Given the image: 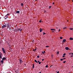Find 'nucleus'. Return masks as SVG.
<instances>
[{
	"label": "nucleus",
	"instance_id": "nucleus-16",
	"mask_svg": "<svg viewBox=\"0 0 73 73\" xmlns=\"http://www.w3.org/2000/svg\"><path fill=\"white\" fill-rule=\"evenodd\" d=\"M35 62H36V63H38V62H37L36 60H35Z\"/></svg>",
	"mask_w": 73,
	"mask_h": 73
},
{
	"label": "nucleus",
	"instance_id": "nucleus-47",
	"mask_svg": "<svg viewBox=\"0 0 73 73\" xmlns=\"http://www.w3.org/2000/svg\"><path fill=\"white\" fill-rule=\"evenodd\" d=\"M60 29H59L58 31L59 32H60Z\"/></svg>",
	"mask_w": 73,
	"mask_h": 73
},
{
	"label": "nucleus",
	"instance_id": "nucleus-9",
	"mask_svg": "<svg viewBox=\"0 0 73 73\" xmlns=\"http://www.w3.org/2000/svg\"><path fill=\"white\" fill-rule=\"evenodd\" d=\"M20 12V11H17L16 12V13H19Z\"/></svg>",
	"mask_w": 73,
	"mask_h": 73
},
{
	"label": "nucleus",
	"instance_id": "nucleus-4",
	"mask_svg": "<svg viewBox=\"0 0 73 73\" xmlns=\"http://www.w3.org/2000/svg\"><path fill=\"white\" fill-rule=\"evenodd\" d=\"M2 60H6V58H5V57H4L2 58Z\"/></svg>",
	"mask_w": 73,
	"mask_h": 73
},
{
	"label": "nucleus",
	"instance_id": "nucleus-27",
	"mask_svg": "<svg viewBox=\"0 0 73 73\" xmlns=\"http://www.w3.org/2000/svg\"><path fill=\"white\" fill-rule=\"evenodd\" d=\"M41 62H39V64H41Z\"/></svg>",
	"mask_w": 73,
	"mask_h": 73
},
{
	"label": "nucleus",
	"instance_id": "nucleus-48",
	"mask_svg": "<svg viewBox=\"0 0 73 73\" xmlns=\"http://www.w3.org/2000/svg\"><path fill=\"white\" fill-rule=\"evenodd\" d=\"M71 57H73V56H71Z\"/></svg>",
	"mask_w": 73,
	"mask_h": 73
},
{
	"label": "nucleus",
	"instance_id": "nucleus-37",
	"mask_svg": "<svg viewBox=\"0 0 73 73\" xmlns=\"http://www.w3.org/2000/svg\"><path fill=\"white\" fill-rule=\"evenodd\" d=\"M52 4H53V5H54V2Z\"/></svg>",
	"mask_w": 73,
	"mask_h": 73
},
{
	"label": "nucleus",
	"instance_id": "nucleus-34",
	"mask_svg": "<svg viewBox=\"0 0 73 73\" xmlns=\"http://www.w3.org/2000/svg\"><path fill=\"white\" fill-rule=\"evenodd\" d=\"M37 58H39V56H37Z\"/></svg>",
	"mask_w": 73,
	"mask_h": 73
},
{
	"label": "nucleus",
	"instance_id": "nucleus-36",
	"mask_svg": "<svg viewBox=\"0 0 73 73\" xmlns=\"http://www.w3.org/2000/svg\"><path fill=\"white\" fill-rule=\"evenodd\" d=\"M42 61H43L44 60V59H42Z\"/></svg>",
	"mask_w": 73,
	"mask_h": 73
},
{
	"label": "nucleus",
	"instance_id": "nucleus-51",
	"mask_svg": "<svg viewBox=\"0 0 73 73\" xmlns=\"http://www.w3.org/2000/svg\"><path fill=\"white\" fill-rule=\"evenodd\" d=\"M39 73H41V72H39Z\"/></svg>",
	"mask_w": 73,
	"mask_h": 73
},
{
	"label": "nucleus",
	"instance_id": "nucleus-12",
	"mask_svg": "<svg viewBox=\"0 0 73 73\" xmlns=\"http://www.w3.org/2000/svg\"><path fill=\"white\" fill-rule=\"evenodd\" d=\"M55 31V29H54V30H52V32H53L54 33Z\"/></svg>",
	"mask_w": 73,
	"mask_h": 73
},
{
	"label": "nucleus",
	"instance_id": "nucleus-3",
	"mask_svg": "<svg viewBox=\"0 0 73 73\" xmlns=\"http://www.w3.org/2000/svg\"><path fill=\"white\" fill-rule=\"evenodd\" d=\"M5 27H7V26L5 25H3L2 26V28H5Z\"/></svg>",
	"mask_w": 73,
	"mask_h": 73
},
{
	"label": "nucleus",
	"instance_id": "nucleus-24",
	"mask_svg": "<svg viewBox=\"0 0 73 73\" xmlns=\"http://www.w3.org/2000/svg\"><path fill=\"white\" fill-rule=\"evenodd\" d=\"M43 35H45V34H46V33H44V32H43Z\"/></svg>",
	"mask_w": 73,
	"mask_h": 73
},
{
	"label": "nucleus",
	"instance_id": "nucleus-42",
	"mask_svg": "<svg viewBox=\"0 0 73 73\" xmlns=\"http://www.w3.org/2000/svg\"><path fill=\"white\" fill-rule=\"evenodd\" d=\"M32 42H34V40H33L32 41Z\"/></svg>",
	"mask_w": 73,
	"mask_h": 73
},
{
	"label": "nucleus",
	"instance_id": "nucleus-38",
	"mask_svg": "<svg viewBox=\"0 0 73 73\" xmlns=\"http://www.w3.org/2000/svg\"><path fill=\"white\" fill-rule=\"evenodd\" d=\"M1 58V56L0 55V58Z\"/></svg>",
	"mask_w": 73,
	"mask_h": 73
},
{
	"label": "nucleus",
	"instance_id": "nucleus-43",
	"mask_svg": "<svg viewBox=\"0 0 73 73\" xmlns=\"http://www.w3.org/2000/svg\"><path fill=\"white\" fill-rule=\"evenodd\" d=\"M65 56H62V57H65Z\"/></svg>",
	"mask_w": 73,
	"mask_h": 73
},
{
	"label": "nucleus",
	"instance_id": "nucleus-31",
	"mask_svg": "<svg viewBox=\"0 0 73 73\" xmlns=\"http://www.w3.org/2000/svg\"><path fill=\"white\" fill-rule=\"evenodd\" d=\"M5 17H8V15H5Z\"/></svg>",
	"mask_w": 73,
	"mask_h": 73
},
{
	"label": "nucleus",
	"instance_id": "nucleus-6",
	"mask_svg": "<svg viewBox=\"0 0 73 73\" xmlns=\"http://www.w3.org/2000/svg\"><path fill=\"white\" fill-rule=\"evenodd\" d=\"M43 30H42V29L40 28V32H41Z\"/></svg>",
	"mask_w": 73,
	"mask_h": 73
},
{
	"label": "nucleus",
	"instance_id": "nucleus-1",
	"mask_svg": "<svg viewBox=\"0 0 73 73\" xmlns=\"http://www.w3.org/2000/svg\"><path fill=\"white\" fill-rule=\"evenodd\" d=\"M22 30H23V29L21 28H20L19 29H17L16 30V31L17 32H19V31H20V32H21V31H22Z\"/></svg>",
	"mask_w": 73,
	"mask_h": 73
},
{
	"label": "nucleus",
	"instance_id": "nucleus-7",
	"mask_svg": "<svg viewBox=\"0 0 73 73\" xmlns=\"http://www.w3.org/2000/svg\"><path fill=\"white\" fill-rule=\"evenodd\" d=\"M9 29L10 31H12V28H11V27H9Z\"/></svg>",
	"mask_w": 73,
	"mask_h": 73
},
{
	"label": "nucleus",
	"instance_id": "nucleus-13",
	"mask_svg": "<svg viewBox=\"0 0 73 73\" xmlns=\"http://www.w3.org/2000/svg\"><path fill=\"white\" fill-rule=\"evenodd\" d=\"M1 62H2V64H3V63H4V61L2 60L1 61Z\"/></svg>",
	"mask_w": 73,
	"mask_h": 73
},
{
	"label": "nucleus",
	"instance_id": "nucleus-26",
	"mask_svg": "<svg viewBox=\"0 0 73 73\" xmlns=\"http://www.w3.org/2000/svg\"><path fill=\"white\" fill-rule=\"evenodd\" d=\"M66 29V27H64L63 28V29Z\"/></svg>",
	"mask_w": 73,
	"mask_h": 73
},
{
	"label": "nucleus",
	"instance_id": "nucleus-15",
	"mask_svg": "<svg viewBox=\"0 0 73 73\" xmlns=\"http://www.w3.org/2000/svg\"><path fill=\"white\" fill-rule=\"evenodd\" d=\"M19 61H20V64H21V61H22L20 59L19 60Z\"/></svg>",
	"mask_w": 73,
	"mask_h": 73
},
{
	"label": "nucleus",
	"instance_id": "nucleus-54",
	"mask_svg": "<svg viewBox=\"0 0 73 73\" xmlns=\"http://www.w3.org/2000/svg\"><path fill=\"white\" fill-rule=\"evenodd\" d=\"M38 0H35L36 1H37Z\"/></svg>",
	"mask_w": 73,
	"mask_h": 73
},
{
	"label": "nucleus",
	"instance_id": "nucleus-50",
	"mask_svg": "<svg viewBox=\"0 0 73 73\" xmlns=\"http://www.w3.org/2000/svg\"><path fill=\"white\" fill-rule=\"evenodd\" d=\"M52 66V65L51 66H50V67H51Z\"/></svg>",
	"mask_w": 73,
	"mask_h": 73
},
{
	"label": "nucleus",
	"instance_id": "nucleus-30",
	"mask_svg": "<svg viewBox=\"0 0 73 73\" xmlns=\"http://www.w3.org/2000/svg\"><path fill=\"white\" fill-rule=\"evenodd\" d=\"M51 6H49V9H50L51 8Z\"/></svg>",
	"mask_w": 73,
	"mask_h": 73
},
{
	"label": "nucleus",
	"instance_id": "nucleus-21",
	"mask_svg": "<svg viewBox=\"0 0 73 73\" xmlns=\"http://www.w3.org/2000/svg\"><path fill=\"white\" fill-rule=\"evenodd\" d=\"M60 39H62V37H61V36H60Z\"/></svg>",
	"mask_w": 73,
	"mask_h": 73
},
{
	"label": "nucleus",
	"instance_id": "nucleus-53",
	"mask_svg": "<svg viewBox=\"0 0 73 73\" xmlns=\"http://www.w3.org/2000/svg\"><path fill=\"white\" fill-rule=\"evenodd\" d=\"M72 54H73V53H72Z\"/></svg>",
	"mask_w": 73,
	"mask_h": 73
},
{
	"label": "nucleus",
	"instance_id": "nucleus-40",
	"mask_svg": "<svg viewBox=\"0 0 73 73\" xmlns=\"http://www.w3.org/2000/svg\"><path fill=\"white\" fill-rule=\"evenodd\" d=\"M44 13H45V12H46V11H45V10H44Z\"/></svg>",
	"mask_w": 73,
	"mask_h": 73
},
{
	"label": "nucleus",
	"instance_id": "nucleus-58",
	"mask_svg": "<svg viewBox=\"0 0 73 73\" xmlns=\"http://www.w3.org/2000/svg\"><path fill=\"white\" fill-rule=\"evenodd\" d=\"M1 43H0V44H1Z\"/></svg>",
	"mask_w": 73,
	"mask_h": 73
},
{
	"label": "nucleus",
	"instance_id": "nucleus-19",
	"mask_svg": "<svg viewBox=\"0 0 73 73\" xmlns=\"http://www.w3.org/2000/svg\"><path fill=\"white\" fill-rule=\"evenodd\" d=\"M8 17H7L6 18H5V17H4V19H5V20L6 19H7V18H8Z\"/></svg>",
	"mask_w": 73,
	"mask_h": 73
},
{
	"label": "nucleus",
	"instance_id": "nucleus-56",
	"mask_svg": "<svg viewBox=\"0 0 73 73\" xmlns=\"http://www.w3.org/2000/svg\"><path fill=\"white\" fill-rule=\"evenodd\" d=\"M73 66H72V68H73Z\"/></svg>",
	"mask_w": 73,
	"mask_h": 73
},
{
	"label": "nucleus",
	"instance_id": "nucleus-44",
	"mask_svg": "<svg viewBox=\"0 0 73 73\" xmlns=\"http://www.w3.org/2000/svg\"><path fill=\"white\" fill-rule=\"evenodd\" d=\"M7 16H8V15H9V14H7Z\"/></svg>",
	"mask_w": 73,
	"mask_h": 73
},
{
	"label": "nucleus",
	"instance_id": "nucleus-46",
	"mask_svg": "<svg viewBox=\"0 0 73 73\" xmlns=\"http://www.w3.org/2000/svg\"><path fill=\"white\" fill-rule=\"evenodd\" d=\"M42 53L43 54H44V52H42Z\"/></svg>",
	"mask_w": 73,
	"mask_h": 73
},
{
	"label": "nucleus",
	"instance_id": "nucleus-14",
	"mask_svg": "<svg viewBox=\"0 0 73 73\" xmlns=\"http://www.w3.org/2000/svg\"><path fill=\"white\" fill-rule=\"evenodd\" d=\"M7 27H8V28H9V25L8 24V23L7 24Z\"/></svg>",
	"mask_w": 73,
	"mask_h": 73
},
{
	"label": "nucleus",
	"instance_id": "nucleus-52",
	"mask_svg": "<svg viewBox=\"0 0 73 73\" xmlns=\"http://www.w3.org/2000/svg\"><path fill=\"white\" fill-rule=\"evenodd\" d=\"M22 61V62H23L22 61Z\"/></svg>",
	"mask_w": 73,
	"mask_h": 73
},
{
	"label": "nucleus",
	"instance_id": "nucleus-41",
	"mask_svg": "<svg viewBox=\"0 0 73 73\" xmlns=\"http://www.w3.org/2000/svg\"><path fill=\"white\" fill-rule=\"evenodd\" d=\"M39 62H40V61H39V60H38V62L39 63Z\"/></svg>",
	"mask_w": 73,
	"mask_h": 73
},
{
	"label": "nucleus",
	"instance_id": "nucleus-17",
	"mask_svg": "<svg viewBox=\"0 0 73 73\" xmlns=\"http://www.w3.org/2000/svg\"><path fill=\"white\" fill-rule=\"evenodd\" d=\"M21 6H23L24 4H23V3H21Z\"/></svg>",
	"mask_w": 73,
	"mask_h": 73
},
{
	"label": "nucleus",
	"instance_id": "nucleus-23",
	"mask_svg": "<svg viewBox=\"0 0 73 73\" xmlns=\"http://www.w3.org/2000/svg\"><path fill=\"white\" fill-rule=\"evenodd\" d=\"M36 49H35L34 50V52H35V51H36Z\"/></svg>",
	"mask_w": 73,
	"mask_h": 73
},
{
	"label": "nucleus",
	"instance_id": "nucleus-55",
	"mask_svg": "<svg viewBox=\"0 0 73 73\" xmlns=\"http://www.w3.org/2000/svg\"><path fill=\"white\" fill-rule=\"evenodd\" d=\"M71 54V53H69V54Z\"/></svg>",
	"mask_w": 73,
	"mask_h": 73
},
{
	"label": "nucleus",
	"instance_id": "nucleus-20",
	"mask_svg": "<svg viewBox=\"0 0 73 73\" xmlns=\"http://www.w3.org/2000/svg\"><path fill=\"white\" fill-rule=\"evenodd\" d=\"M54 29H51L50 30H51V31H53L54 30Z\"/></svg>",
	"mask_w": 73,
	"mask_h": 73
},
{
	"label": "nucleus",
	"instance_id": "nucleus-35",
	"mask_svg": "<svg viewBox=\"0 0 73 73\" xmlns=\"http://www.w3.org/2000/svg\"><path fill=\"white\" fill-rule=\"evenodd\" d=\"M64 63H65V62H66V61H64V62H63Z\"/></svg>",
	"mask_w": 73,
	"mask_h": 73
},
{
	"label": "nucleus",
	"instance_id": "nucleus-45",
	"mask_svg": "<svg viewBox=\"0 0 73 73\" xmlns=\"http://www.w3.org/2000/svg\"><path fill=\"white\" fill-rule=\"evenodd\" d=\"M57 73H59V71H58V72H57Z\"/></svg>",
	"mask_w": 73,
	"mask_h": 73
},
{
	"label": "nucleus",
	"instance_id": "nucleus-8",
	"mask_svg": "<svg viewBox=\"0 0 73 73\" xmlns=\"http://www.w3.org/2000/svg\"><path fill=\"white\" fill-rule=\"evenodd\" d=\"M69 40H73V38H72V37H70L69 38Z\"/></svg>",
	"mask_w": 73,
	"mask_h": 73
},
{
	"label": "nucleus",
	"instance_id": "nucleus-57",
	"mask_svg": "<svg viewBox=\"0 0 73 73\" xmlns=\"http://www.w3.org/2000/svg\"><path fill=\"white\" fill-rule=\"evenodd\" d=\"M16 73H17V72H16Z\"/></svg>",
	"mask_w": 73,
	"mask_h": 73
},
{
	"label": "nucleus",
	"instance_id": "nucleus-28",
	"mask_svg": "<svg viewBox=\"0 0 73 73\" xmlns=\"http://www.w3.org/2000/svg\"><path fill=\"white\" fill-rule=\"evenodd\" d=\"M39 23H41V20L39 21Z\"/></svg>",
	"mask_w": 73,
	"mask_h": 73
},
{
	"label": "nucleus",
	"instance_id": "nucleus-33",
	"mask_svg": "<svg viewBox=\"0 0 73 73\" xmlns=\"http://www.w3.org/2000/svg\"><path fill=\"white\" fill-rule=\"evenodd\" d=\"M66 55V54L65 53L64 54H63V55L64 56L65 55Z\"/></svg>",
	"mask_w": 73,
	"mask_h": 73
},
{
	"label": "nucleus",
	"instance_id": "nucleus-39",
	"mask_svg": "<svg viewBox=\"0 0 73 73\" xmlns=\"http://www.w3.org/2000/svg\"><path fill=\"white\" fill-rule=\"evenodd\" d=\"M66 59V58H64L63 59V60H64Z\"/></svg>",
	"mask_w": 73,
	"mask_h": 73
},
{
	"label": "nucleus",
	"instance_id": "nucleus-11",
	"mask_svg": "<svg viewBox=\"0 0 73 73\" xmlns=\"http://www.w3.org/2000/svg\"><path fill=\"white\" fill-rule=\"evenodd\" d=\"M33 68H34V67H35V65L33 64Z\"/></svg>",
	"mask_w": 73,
	"mask_h": 73
},
{
	"label": "nucleus",
	"instance_id": "nucleus-10",
	"mask_svg": "<svg viewBox=\"0 0 73 73\" xmlns=\"http://www.w3.org/2000/svg\"><path fill=\"white\" fill-rule=\"evenodd\" d=\"M63 42H65V41H66V39H64L63 40Z\"/></svg>",
	"mask_w": 73,
	"mask_h": 73
},
{
	"label": "nucleus",
	"instance_id": "nucleus-22",
	"mask_svg": "<svg viewBox=\"0 0 73 73\" xmlns=\"http://www.w3.org/2000/svg\"><path fill=\"white\" fill-rule=\"evenodd\" d=\"M48 64H47L45 68H48Z\"/></svg>",
	"mask_w": 73,
	"mask_h": 73
},
{
	"label": "nucleus",
	"instance_id": "nucleus-49",
	"mask_svg": "<svg viewBox=\"0 0 73 73\" xmlns=\"http://www.w3.org/2000/svg\"><path fill=\"white\" fill-rule=\"evenodd\" d=\"M44 53H45V51H44Z\"/></svg>",
	"mask_w": 73,
	"mask_h": 73
},
{
	"label": "nucleus",
	"instance_id": "nucleus-32",
	"mask_svg": "<svg viewBox=\"0 0 73 73\" xmlns=\"http://www.w3.org/2000/svg\"><path fill=\"white\" fill-rule=\"evenodd\" d=\"M59 52L58 51L57 52V54H59Z\"/></svg>",
	"mask_w": 73,
	"mask_h": 73
},
{
	"label": "nucleus",
	"instance_id": "nucleus-29",
	"mask_svg": "<svg viewBox=\"0 0 73 73\" xmlns=\"http://www.w3.org/2000/svg\"><path fill=\"white\" fill-rule=\"evenodd\" d=\"M62 60H63V59H60V61H62Z\"/></svg>",
	"mask_w": 73,
	"mask_h": 73
},
{
	"label": "nucleus",
	"instance_id": "nucleus-18",
	"mask_svg": "<svg viewBox=\"0 0 73 73\" xmlns=\"http://www.w3.org/2000/svg\"><path fill=\"white\" fill-rule=\"evenodd\" d=\"M70 30H72V31H73V28H70Z\"/></svg>",
	"mask_w": 73,
	"mask_h": 73
},
{
	"label": "nucleus",
	"instance_id": "nucleus-25",
	"mask_svg": "<svg viewBox=\"0 0 73 73\" xmlns=\"http://www.w3.org/2000/svg\"><path fill=\"white\" fill-rule=\"evenodd\" d=\"M46 48H48V47H49V46H46Z\"/></svg>",
	"mask_w": 73,
	"mask_h": 73
},
{
	"label": "nucleus",
	"instance_id": "nucleus-2",
	"mask_svg": "<svg viewBox=\"0 0 73 73\" xmlns=\"http://www.w3.org/2000/svg\"><path fill=\"white\" fill-rule=\"evenodd\" d=\"M2 50L3 53H5V50L4 49V48H2Z\"/></svg>",
	"mask_w": 73,
	"mask_h": 73
},
{
	"label": "nucleus",
	"instance_id": "nucleus-5",
	"mask_svg": "<svg viewBox=\"0 0 73 73\" xmlns=\"http://www.w3.org/2000/svg\"><path fill=\"white\" fill-rule=\"evenodd\" d=\"M65 49L66 50H69V48H68V47H66L65 48Z\"/></svg>",
	"mask_w": 73,
	"mask_h": 73
}]
</instances>
